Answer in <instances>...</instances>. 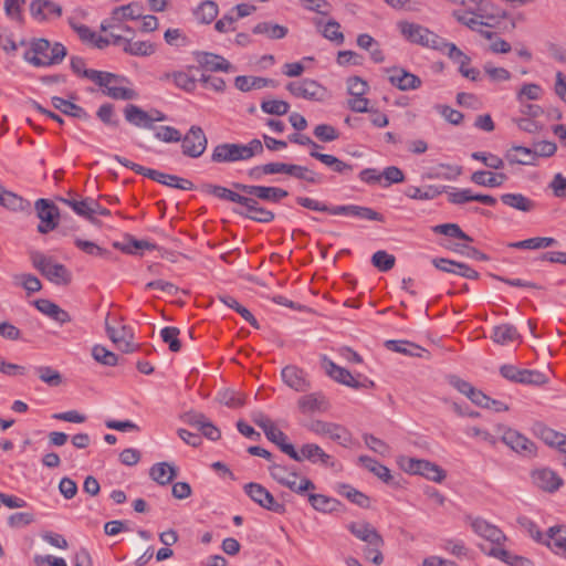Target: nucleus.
I'll return each instance as SVG.
<instances>
[{"mask_svg":"<svg viewBox=\"0 0 566 566\" xmlns=\"http://www.w3.org/2000/svg\"><path fill=\"white\" fill-rule=\"evenodd\" d=\"M266 83L264 77L239 75L234 80L235 87L241 92L262 88V84Z\"/></svg>","mask_w":566,"mask_h":566,"instance_id":"obj_61","label":"nucleus"},{"mask_svg":"<svg viewBox=\"0 0 566 566\" xmlns=\"http://www.w3.org/2000/svg\"><path fill=\"white\" fill-rule=\"evenodd\" d=\"M321 361L322 368L335 381L355 389H358L360 387L359 381H357L347 369L336 365L327 356H322Z\"/></svg>","mask_w":566,"mask_h":566,"instance_id":"obj_27","label":"nucleus"},{"mask_svg":"<svg viewBox=\"0 0 566 566\" xmlns=\"http://www.w3.org/2000/svg\"><path fill=\"white\" fill-rule=\"evenodd\" d=\"M125 119L133 126L151 129V118L148 112L137 105L127 104L124 108Z\"/></svg>","mask_w":566,"mask_h":566,"instance_id":"obj_33","label":"nucleus"},{"mask_svg":"<svg viewBox=\"0 0 566 566\" xmlns=\"http://www.w3.org/2000/svg\"><path fill=\"white\" fill-rule=\"evenodd\" d=\"M290 483H294V489H290L291 491L297 494H304L307 491H314L316 489L315 484L307 478L300 476L296 472H292L285 478Z\"/></svg>","mask_w":566,"mask_h":566,"instance_id":"obj_63","label":"nucleus"},{"mask_svg":"<svg viewBox=\"0 0 566 566\" xmlns=\"http://www.w3.org/2000/svg\"><path fill=\"white\" fill-rule=\"evenodd\" d=\"M77 62H80V60L73 57V72L97 84L99 87L103 88V93L106 96L118 101H130L136 99L138 97L136 91H134L130 87L124 86V83L127 82L125 77L113 73L101 72L96 70H84L82 72L77 65Z\"/></svg>","mask_w":566,"mask_h":566,"instance_id":"obj_1","label":"nucleus"},{"mask_svg":"<svg viewBox=\"0 0 566 566\" xmlns=\"http://www.w3.org/2000/svg\"><path fill=\"white\" fill-rule=\"evenodd\" d=\"M286 90L293 96L308 101H322L326 92L318 82L311 78L290 82L286 84Z\"/></svg>","mask_w":566,"mask_h":566,"instance_id":"obj_16","label":"nucleus"},{"mask_svg":"<svg viewBox=\"0 0 566 566\" xmlns=\"http://www.w3.org/2000/svg\"><path fill=\"white\" fill-rule=\"evenodd\" d=\"M398 463L409 474H419L437 483H441L446 479V471L428 460L400 457Z\"/></svg>","mask_w":566,"mask_h":566,"instance_id":"obj_7","label":"nucleus"},{"mask_svg":"<svg viewBox=\"0 0 566 566\" xmlns=\"http://www.w3.org/2000/svg\"><path fill=\"white\" fill-rule=\"evenodd\" d=\"M36 216L40 219L38 231L40 233H48L54 230L57 226L59 209L56 206L48 199H39L35 201Z\"/></svg>","mask_w":566,"mask_h":566,"instance_id":"obj_17","label":"nucleus"},{"mask_svg":"<svg viewBox=\"0 0 566 566\" xmlns=\"http://www.w3.org/2000/svg\"><path fill=\"white\" fill-rule=\"evenodd\" d=\"M283 382L297 392H305L311 388L306 373L295 365L285 366L281 371Z\"/></svg>","mask_w":566,"mask_h":566,"instance_id":"obj_24","label":"nucleus"},{"mask_svg":"<svg viewBox=\"0 0 566 566\" xmlns=\"http://www.w3.org/2000/svg\"><path fill=\"white\" fill-rule=\"evenodd\" d=\"M66 55V48L61 43L51 44L45 39H39L32 42L31 46L24 52L27 62L34 66H50L60 63Z\"/></svg>","mask_w":566,"mask_h":566,"instance_id":"obj_5","label":"nucleus"},{"mask_svg":"<svg viewBox=\"0 0 566 566\" xmlns=\"http://www.w3.org/2000/svg\"><path fill=\"white\" fill-rule=\"evenodd\" d=\"M386 72L388 75V81L391 85L397 87L400 91H412L417 90L421 86V78L402 67H390L387 69Z\"/></svg>","mask_w":566,"mask_h":566,"instance_id":"obj_23","label":"nucleus"},{"mask_svg":"<svg viewBox=\"0 0 566 566\" xmlns=\"http://www.w3.org/2000/svg\"><path fill=\"white\" fill-rule=\"evenodd\" d=\"M184 422L196 427L207 439L216 441L220 439V430L203 415L199 412L185 413Z\"/></svg>","mask_w":566,"mask_h":566,"instance_id":"obj_26","label":"nucleus"},{"mask_svg":"<svg viewBox=\"0 0 566 566\" xmlns=\"http://www.w3.org/2000/svg\"><path fill=\"white\" fill-rule=\"evenodd\" d=\"M124 51L130 55L147 56L155 52V46L148 41H133V38L129 36L124 45Z\"/></svg>","mask_w":566,"mask_h":566,"instance_id":"obj_50","label":"nucleus"},{"mask_svg":"<svg viewBox=\"0 0 566 566\" xmlns=\"http://www.w3.org/2000/svg\"><path fill=\"white\" fill-rule=\"evenodd\" d=\"M33 305L43 315L59 322L65 323L70 319V315L66 311L62 310L59 305L51 302L48 298H39L33 302Z\"/></svg>","mask_w":566,"mask_h":566,"instance_id":"obj_31","label":"nucleus"},{"mask_svg":"<svg viewBox=\"0 0 566 566\" xmlns=\"http://www.w3.org/2000/svg\"><path fill=\"white\" fill-rule=\"evenodd\" d=\"M114 247L128 254H134L137 250H154L156 248V245L149 241L136 240L132 237L128 238L127 243L115 242Z\"/></svg>","mask_w":566,"mask_h":566,"instance_id":"obj_55","label":"nucleus"},{"mask_svg":"<svg viewBox=\"0 0 566 566\" xmlns=\"http://www.w3.org/2000/svg\"><path fill=\"white\" fill-rule=\"evenodd\" d=\"M159 81H171L178 88L186 92H193L197 85V80L184 71L165 72L159 76Z\"/></svg>","mask_w":566,"mask_h":566,"instance_id":"obj_32","label":"nucleus"},{"mask_svg":"<svg viewBox=\"0 0 566 566\" xmlns=\"http://www.w3.org/2000/svg\"><path fill=\"white\" fill-rule=\"evenodd\" d=\"M238 205L239 208L234 210L235 213L249 219H251V216H253L258 208L260 207V203L258 202L256 198L244 193L241 195Z\"/></svg>","mask_w":566,"mask_h":566,"instance_id":"obj_56","label":"nucleus"},{"mask_svg":"<svg viewBox=\"0 0 566 566\" xmlns=\"http://www.w3.org/2000/svg\"><path fill=\"white\" fill-rule=\"evenodd\" d=\"M310 155L311 157L332 168L335 172L346 175L353 170L352 165L338 159L333 155L322 154L319 151H311Z\"/></svg>","mask_w":566,"mask_h":566,"instance_id":"obj_41","label":"nucleus"},{"mask_svg":"<svg viewBox=\"0 0 566 566\" xmlns=\"http://www.w3.org/2000/svg\"><path fill=\"white\" fill-rule=\"evenodd\" d=\"M507 180V176L504 172H491L484 170L474 171L471 175V181L475 185L483 187H500Z\"/></svg>","mask_w":566,"mask_h":566,"instance_id":"obj_36","label":"nucleus"},{"mask_svg":"<svg viewBox=\"0 0 566 566\" xmlns=\"http://www.w3.org/2000/svg\"><path fill=\"white\" fill-rule=\"evenodd\" d=\"M491 338L499 345H509L515 340H520L521 335L516 327L511 324H501L493 327Z\"/></svg>","mask_w":566,"mask_h":566,"instance_id":"obj_38","label":"nucleus"},{"mask_svg":"<svg viewBox=\"0 0 566 566\" xmlns=\"http://www.w3.org/2000/svg\"><path fill=\"white\" fill-rule=\"evenodd\" d=\"M506 159L511 164H520V165H535V155L534 148H527L523 146H513L506 153Z\"/></svg>","mask_w":566,"mask_h":566,"instance_id":"obj_42","label":"nucleus"},{"mask_svg":"<svg viewBox=\"0 0 566 566\" xmlns=\"http://www.w3.org/2000/svg\"><path fill=\"white\" fill-rule=\"evenodd\" d=\"M296 202L300 206L307 208L310 210L327 212L333 216H346L361 220L384 222V216L369 207L358 205L329 207L323 202H319L308 197H297Z\"/></svg>","mask_w":566,"mask_h":566,"instance_id":"obj_2","label":"nucleus"},{"mask_svg":"<svg viewBox=\"0 0 566 566\" xmlns=\"http://www.w3.org/2000/svg\"><path fill=\"white\" fill-rule=\"evenodd\" d=\"M219 9L214 1L206 0L196 9V19L201 23H211L218 15Z\"/></svg>","mask_w":566,"mask_h":566,"instance_id":"obj_49","label":"nucleus"},{"mask_svg":"<svg viewBox=\"0 0 566 566\" xmlns=\"http://www.w3.org/2000/svg\"><path fill=\"white\" fill-rule=\"evenodd\" d=\"M396 259L384 250L377 251L371 256V263L381 272H387L395 266Z\"/></svg>","mask_w":566,"mask_h":566,"instance_id":"obj_64","label":"nucleus"},{"mask_svg":"<svg viewBox=\"0 0 566 566\" xmlns=\"http://www.w3.org/2000/svg\"><path fill=\"white\" fill-rule=\"evenodd\" d=\"M286 454L297 462L307 460L314 464L333 465L332 457L316 443H305L298 451L294 447H286Z\"/></svg>","mask_w":566,"mask_h":566,"instance_id":"obj_14","label":"nucleus"},{"mask_svg":"<svg viewBox=\"0 0 566 566\" xmlns=\"http://www.w3.org/2000/svg\"><path fill=\"white\" fill-rule=\"evenodd\" d=\"M347 527L355 537L368 544V547L364 549L365 558H369L370 554L375 553L371 562L375 565L382 564L384 556L380 548L385 542L378 531L370 523L364 521L352 522Z\"/></svg>","mask_w":566,"mask_h":566,"instance_id":"obj_6","label":"nucleus"},{"mask_svg":"<svg viewBox=\"0 0 566 566\" xmlns=\"http://www.w3.org/2000/svg\"><path fill=\"white\" fill-rule=\"evenodd\" d=\"M502 441L513 451L524 457H534L536 454L535 443L516 430L506 429L503 432Z\"/></svg>","mask_w":566,"mask_h":566,"instance_id":"obj_22","label":"nucleus"},{"mask_svg":"<svg viewBox=\"0 0 566 566\" xmlns=\"http://www.w3.org/2000/svg\"><path fill=\"white\" fill-rule=\"evenodd\" d=\"M142 17V7L136 2L128 3L113 9L111 17L102 22L101 29L102 31L113 30L126 20H137Z\"/></svg>","mask_w":566,"mask_h":566,"instance_id":"obj_18","label":"nucleus"},{"mask_svg":"<svg viewBox=\"0 0 566 566\" xmlns=\"http://www.w3.org/2000/svg\"><path fill=\"white\" fill-rule=\"evenodd\" d=\"M233 187L244 195L253 196L256 199L274 203L289 196L286 190L277 187L252 186L244 184H234Z\"/></svg>","mask_w":566,"mask_h":566,"instance_id":"obj_19","label":"nucleus"},{"mask_svg":"<svg viewBox=\"0 0 566 566\" xmlns=\"http://www.w3.org/2000/svg\"><path fill=\"white\" fill-rule=\"evenodd\" d=\"M244 491L247 495L261 507L277 514L285 512V505L277 502L263 485L250 482L244 485Z\"/></svg>","mask_w":566,"mask_h":566,"instance_id":"obj_15","label":"nucleus"},{"mask_svg":"<svg viewBox=\"0 0 566 566\" xmlns=\"http://www.w3.org/2000/svg\"><path fill=\"white\" fill-rule=\"evenodd\" d=\"M532 483L539 490L554 493L563 485V479L552 469L537 468L531 472Z\"/></svg>","mask_w":566,"mask_h":566,"instance_id":"obj_21","label":"nucleus"},{"mask_svg":"<svg viewBox=\"0 0 566 566\" xmlns=\"http://www.w3.org/2000/svg\"><path fill=\"white\" fill-rule=\"evenodd\" d=\"M92 356L97 363L105 366H115L118 363L117 355L102 345H95L92 348Z\"/></svg>","mask_w":566,"mask_h":566,"instance_id":"obj_59","label":"nucleus"},{"mask_svg":"<svg viewBox=\"0 0 566 566\" xmlns=\"http://www.w3.org/2000/svg\"><path fill=\"white\" fill-rule=\"evenodd\" d=\"M30 11L33 18L39 20L48 19L52 15H60V8L48 0H35L30 6Z\"/></svg>","mask_w":566,"mask_h":566,"instance_id":"obj_39","label":"nucleus"},{"mask_svg":"<svg viewBox=\"0 0 566 566\" xmlns=\"http://www.w3.org/2000/svg\"><path fill=\"white\" fill-rule=\"evenodd\" d=\"M385 346L389 350L397 352L406 356L429 357V352L427 349L408 340L389 339L385 342Z\"/></svg>","mask_w":566,"mask_h":566,"instance_id":"obj_29","label":"nucleus"},{"mask_svg":"<svg viewBox=\"0 0 566 566\" xmlns=\"http://www.w3.org/2000/svg\"><path fill=\"white\" fill-rule=\"evenodd\" d=\"M308 429L313 433L327 437L343 447H348L353 441L349 430L339 423L314 420L310 423Z\"/></svg>","mask_w":566,"mask_h":566,"instance_id":"obj_11","label":"nucleus"},{"mask_svg":"<svg viewBox=\"0 0 566 566\" xmlns=\"http://www.w3.org/2000/svg\"><path fill=\"white\" fill-rule=\"evenodd\" d=\"M476 3V10L473 12L482 19V27L495 29L501 32L513 31L516 27L515 21L507 15L505 11H497L496 13L489 12V3L483 0H470Z\"/></svg>","mask_w":566,"mask_h":566,"instance_id":"obj_8","label":"nucleus"},{"mask_svg":"<svg viewBox=\"0 0 566 566\" xmlns=\"http://www.w3.org/2000/svg\"><path fill=\"white\" fill-rule=\"evenodd\" d=\"M476 10V6L472 8L470 12L455 10L453 12L454 18L462 24L470 28L472 31L478 32L480 28L482 27V19H480L478 15H474L473 12Z\"/></svg>","mask_w":566,"mask_h":566,"instance_id":"obj_60","label":"nucleus"},{"mask_svg":"<svg viewBox=\"0 0 566 566\" xmlns=\"http://www.w3.org/2000/svg\"><path fill=\"white\" fill-rule=\"evenodd\" d=\"M201 190L207 195H212L219 199L231 201L238 203L241 195L234 192L226 187L212 185V184H203L201 186Z\"/></svg>","mask_w":566,"mask_h":566,"instance_id":"obj_48","label":"nucleus"},{"mask_svg":"<svg viewBox=\"0 0 566 566\" xmlns=\"http://www.w3.org/2000/svg\"><path fill=\"white\" fill-rule=\"evenodd\" d=\"M109 314L105 319V328L111 340L123 353H133L137 349V345L133 343L134 333L129 326L122 325L119 328L111 326L108 323Z\"/></svg>","mask_w":566,"mask_h":566,"instance_id":"obj_20","label":"nucleus"},{"mask_svg":"<svg viewBox=\"0 0 566 566\" xmlns=\"http://www.w3.org/2000/svg\"><path fill=\"white\" fill-rule=\"evenodd\" d=\"M31 260L33 266L49 281L55 284L67 283L69 271L64 265L39 252L33 253Z\"/></svg>","mask_w":566,"mask_h":566,"instance_id":"obj_10","label":"nucleus"},{"mask_svg":"<svg viewBox=\"0 0 566 566\" xmlns=\"http://www.w3.org/2000/svg\"><path fill=\"white\" fill-rule=\"evenodd\" d=\"M265 437L275 443L280 450L286 454V447H294L287 441V436L280 430L274 423L264 432Z\"/></svg>","mask_w":566,"mask_h":566,"instance_id":"obj_62","label":"nucleus"},{"mask_svg":"<svg viewBox=\"0 0 566 566\" xmlns=\"http://www.w3.org/2000/svg\"><path fill=\"white\" fill-rule=\"evenodd\" d=\"M147 172L149 179L171 188L180 190H192L195 188V185L190 180L176 175L165 174L155 169H150V171Z\"/></svg>","mask_w":566,"mask_h":566,"instance_id":"obj_28","label":"nucleus"},{"mask_svg":"<svg viewBox=\"0 0 566 566\" xmlns=\"http://www.w3.org/2000/svg\"><path fill=\"white\" fill-rule=\"evenodd\" d=\"M471 526L479 536L485 538L492 544L489 549L484 546H481V549L485 554L495 557L506 564L515 565V562L518 559V557L513 556L509 551L502 547L506 536L500 528L490 524L483 518L473 520Z\"/></svg>","mask_w":566,"mask_h":566,"instance_id":"obj_3","label":"nucleus"},{"mask_svg":"<svg viewBox=\"0 0 566 566\" xmlns=\"http://www.w3.org/2000/svg\"><path fill=\"white\" fill-rule=\"evenodd\" d=\"M501 201L504 205L523 212L532 211L536 206L533 200L522 193H504L501 196Z\"/></svg>","mask_w":566,"mask_h":566,"instance_id":"obj_43","label":"nucleus"},{"mask_svg":"<svg viewBox=\"0 0 566 566\" xmlns=\"http://www.w3.org/2000/svg\"><path fill=\"white\" fill-rule=\"evenodd\" d=\"M556 244V240L554 238H530L523 241L512 242L509 244L510 248L514 249H544L549 248Z\"/></svg>","mask_w":566,"mask_h":566,"instance_id":"obj_52","label":"nucleus"},{"mask_svg":"<svg viewBox=\"0 0 566 566\" xmlns=\"http://www.w3.org/2000/svg\"><path fill=\"white\" fill-rule=\"evenodd\" d=\"M220 301L228 307L233 308L237 313H239L242 316V318L245 319L249 324H251L254 328L260 327L258 321L252 315V313L248 308L239 304V302L234 297L223 295L220 296Z\"/></svg>","mask_w":566,"mask_h":566,"instance_id":"obj_54","label":"nucleus"},{"mask_svg":"<svg viewBox=\"0 0 566 566\" xmlns=\"http://www.w3.org/2000/svg\"><path fill=\"white\" fill-rule=\"evenodd\" d=\"M195 60L206 71L210 72H231L233 71L232 64L226 60L223 56L205 52L197 51L193 53Z\"/></svg>","mask_w":566,"mask_h":566,"instance_id":"obj_25","label":"nucleus"},{"mask_svg":"<svg viewBox=\"0 0 566 566\" xmlns=\"http://www.w3.org/2000/svg\"><path fill=\"white\" fill-rule=\"evenodd\" d=\"M263 153V145L259 139H252L248 144L222 143L217 145L211 153V161L214 164H232L249 160Z\"/></svg>","mask_w":566,"mask_h":566,"instance_id":"obj_4","label":"nucleus"},{"mask_svg":"<svg viewBox=\"0 0 566 566\" xmlns=\"http://www.w3.org/2000/svg\"><path fill=\"white\" fill-rule=\"evenodd\" d=\"M14 284L22 286L29 294L39 292L42 289L41 281L27 273L17 274L13 276Z\"/></svg>","mask_w":566,"mask_h":566,"instance_id":"obj_58","label":"nucleus"},{"mask_svg":"<svg viewBox=\"0 0 566 566\" xmlns=\"http://www.w3.org/2000/svg\"><path fill=\"white\" fill-rule=\"evenodd\" d=\"M300 410L304 413L326 409V400L321 392H314L301 397L297 401Z\"/></svg>","mask_w":566,"mask_h":566,"instance_id":"obj_40","label":"nucleus"},{"mask_svg":"<svg viewBox=\"0 0 566 566\" xmlns=\"http://www.w3.org/2000/svg\"><path fill=\"white\" fill-rule=\"evenodd\" d=\"M436 50L446 54L450 60L458 64L470 63L471 59L462 52L454 43L447 42L441 38V43H438Z\"/></svg>","mask_w":566,"mask_h":566,"instance_id":"obj_45","label":"nucleus"},{"mask_svg":"<svg viewBox=\"0 0 566 566\" xmlns=\"http://www.w3.org/2000/svg\"><path fill=\"white\" fill-rule=\"evenodd\" d=\"M0 205L13 211L24 210L30 207V203L22 197L4 188L0 192Z\"/></svg>","mask_w":566,"mask_h":566,"instance_id":"obj_46","label":"nucleus"},{"mask_svg":"<svg viewBox=\"0 0 566 566\" xmlns=\"http://www.w3.org/2000/svg\"><path fill=\"white\" fill-rule=\"evenodd\" d=\"M500 373L505 379L517 384L541 386L548 381L546 375L538 370L520 369L509 364L501 366Z\"/></svg>","mask_w":566,"mask_h":566,"instance_id":"obj_12","label":"nucleus"},{"mask_svg":"<svg viewBox=\"0 0 566 566\" xmlns=\"http://www.w3.org/2000/svg\"><path fill=\"white\" fill-rule=\"evenodd\" d=\"M398 27L401 34L413 44L436 50L438 43H441V36L423 25L403 21Z\"/></svg>","mask_w":566,"mask_h":566,"instance_id":"obj_9","label":"nucleus"},{"mask_svg":"<svg viewBox=\"0 0 566 566\" xmlns=\"http://www.w3.org/2000/svg\"><path fill=\"white\" fill-rule=\"evenodd\" d=\"M447 189L446 186H429L426 190L419 187L411 186L406 190V196L417 200H430L441 195Z\"/></svg>","mask_w":566,"mask_h":566,"instance_id":"obj_47","label":"nucleus"},{"mask_svg":"<svg viewBox=\"0 0 566 566\" xmlns=\"http://www.w3.org/2000/svg\"><path fill=\"white\" fill-rule=\"evenodd\" d=\"M73 31L76 32L80 40L86 45L97 48V49H104L111 44L109 39L98 35L96 32H94L86 25H83V24L74 25L73 24Z\"/></svg>","mask_w":566,"mask_h":566,"instance_id":"obj_35","label":"nucleus"},{"mask_svg":"<svg viewBox=\"0 0 566 566\" xmlns=\"http://www.w3.org/2000/svg\"><path fill=\"white\" fill-rule=\"evenodd\" d=\"M182 154L190 158H199L207 149L208 139L200 126H191L186 135L181 136Z\"/></svg>","mask_w":566,"mask_h":566,"instance_id":"obj_13","label":"nucleus"},{"mask_svg":"<svg viewBox=\"0 0 566 566\" xmlns=\"http://www.w3.org/2000/svg\"><path fill=\"white\" fill-rule=\"evenodd\" d=\"M289 176L305 180L308 184L317 185L322 182V177L305 166L290 164Z\"/></svg>","mask_w":566,"mask_h":566,"instance_id":"obj_53","label":"nucleus"},{"mask_svg":"<svg viewBox=\"0 0 566 566\" xmlns=\"http://www.w3.org/2000/svg\"><path fill=\"white\" fill-rule=\"evenodd\" d=\"M96 116L106 126L116 128L119 125V118L115 113L113 104L105 103L97 109Z\"/></svg>","mask_w":566,"mask_h":566,"instance_id":"obj_57","label":"nucleus"},{"mask_svg":"<svg viewBox=\"0 0 566 566\" xmlns=\"http://www.w3.org/2000/svg\"><path fill=\"white\" fill-rule=\"evenodd\" d=\"M359 461L366 469L373 472L381 481H384L387 484H391L392 475L390 474V470L387 467L380 464L378 461L367 455H361L359 458Z\"/></svg>","mask_w":566,"mask_h":566,"instance_id":"obj_44","label":"nucleus"},{"mask_svg":"<svg viewBox=\"0 0 566 566\" xmlns=\"http://www.w3.org/2000/svg\"><path fill=\"white\" fill-rule=\"evenodd\" d=\"M555 553L566 552V526L555 525L549 527L544 536V543Z\"/></svg>","mask_w":566,"mask_h":566,"instance_id":"obj_30","label":"nucleus"},{"mask_svg":"<svg viewBox=\"0 0 566 566\" xmlns=\"http://www.w3.org/2000/svg\"><path fill=\"white\" fill-rule=\"evenodd\" d=\"M252 32L254 34L265 35L270 40H280L287 35L289 29L272 21H263L255 24Z\"/></svg>","mask_w":566,"mask_h":566,"instance_id":"obj_37","label":"nucleus"},{"mask_svg":"<svg viewBox=\"0 0 566 566\" xmlns=\"http://www.w3.org/2000/svg\"><path fill=\"white\" fill-rule=\"evenodd\" d=\"M97 208L98 203L93 199L76 200L73 198V212L90 221H94Z\"/></svg>","mask_w":566,"mask_h":566,"instance_id":"obj_51","label":"nucleus"},{"mask_svg":"<svg viewBox=\"0 0 566 566\" xmlns=\"http://www.w3.org/2000/svg\"><path fill=\"white\" fill-rule=\"evenodd\" d=\"M149 475L158 484L167 485L177 476V468L168 462L155 463Z\"/></svg>","mask_w":566,"mask_h":566,"instance_id":"obj_34","label":"nucleus"}]
</instances>
